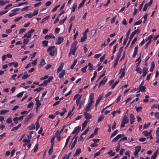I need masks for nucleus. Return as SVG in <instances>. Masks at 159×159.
I'll use <instances>...</instances> for the list:
<instances>
[{"label":"nucleus","mask_w":159,"mask_h":159,"mask_svg":"<svg viewBox=\"0 0 159 159\" xmlns=\"http://www.w3.org/2000/svg\"><path fill=\"white\" fill-rule=\"evenodd\" d=\"M148 70V69L146 67H144L143 68V73L142 76L143 77H145L146 75Z\"/></svg>","instance_id":"16"},{"label":"nucleus","mask_w":159,"mask_h":159,"mask_svg":"<svg viewBox=\"0 0 159 159\" xmlns=\"http://www.w3.org/2000/svg\"><path fill=\"white\" fill-rule=\"evenodd\" d=\"M5 1H4L3 0H0V5L1 6H3L6 4Z\"/></svg>","instance_id":"59"},{"label":"nucleus","mask_w":159,"mask_h":159,"mask_svg":"<svg viewBox=\"0 0 159 159\" xmlns=\"http://www.w3.org/2000/svg\"><path fill=\"white\" fill-rule=\"evenodd\" d=\"M87 38V37L85 35H83V36L81 37V38L80 42H82L84 41Z\"/></svg>","instance_id":"33"},{"label":"nucleus","mask_w":159,"mask_h":159,"mask_svg":"<svg viewBox=\"0 0 159 159\" xmlns=\"http://www.w3.org/2000/svg\"><path fill=\"white\" fill-rule=\"evenodd\" d=\"M35 101H36V106H37V107H39L41 104L39 100V97H37L35 98Z\"/></svg>","instance_id":"18"},{"label":"nucleus","mask_w":159,"mask_h":159,"mask_svg":"<svg viewBox=\"0 0 159 159\" xmlns=\"http://www.w3.org/2000/svg\"><path fill=\"white\" fill-rule=\"evenodd\" d=\"M88 122V121L87 120H85L82 124V130H83L84 129Z\"/></svg>","instance_id":"23"},{"label":"nucleus","mask_w":159,"mask_h":159,"mask_svg":"<svg viewBox=\"0 0 159 159\" xmlns=\"http://www.w3.org/2000/svg\"><path fill=\"white\" fill-rule=\"evenodd\" d=\"M150 125V123L149 122L146 125V123H145L143 125V129H145L148 128Z\"/></svg>","instance_id":"35"},{"label":"nucleus","mask_w":159,"mask_h":159,"mask_svg":"<svg viewBox=\"0 0 159 159\" xmlns=\"http://www.w3.org/2000/svg\"><path fill=\"white\" fill-rule=\"evenodd\" d=\"M146 87L145 86H143L141 87H139L137 88L138 91L137 93H138L140 91H141L142 92H143L145 91V89Z\"/></svg>","instance_id":"11"},{"label":"nucleus","mask_w":159,"mask_h":159,"mask_svg":"<svg viewBox=\"0 0 159 159\" xmlns=\"http://www.w3.org/2000/svg\"><path fill=\"white\" fill-rule=\"evenodd\" d=\"M136 71L138 73L140 74H141L142 73V70L139 67H137L136 69Z\"/></svg>","instance_id":"38"},{"label":"nucleus","mask_w":159,"mask_h":159,"mask_svg":"<svg viewBox=\"0 0 159 159\" xmlns=\"http://www.w3.org/2000/svg\"><path fill=\"white\" fill-rule=\"evenodd\" d=\"M84 115L85 118L86 120H89L91 119L92 117V116L87 112H85L84 113Z\"/></svg>","instance_id":"7"},{"label":"nucleus","mask_w":159,"mask_h":159,"mask_svg":"<svg viewBox=\"0 0 159 159\" xmlns=\"http://www.w3.org/2000/svg\"><path fill=\"white\" fill-rule=\"evenodd\" d=\"M38 143H37L36 145H35V147L34 148V152H35L38 149Z\"/></svg>","instance_id":"51"},{"label":"nucleus","mask_w":159,"mask_h":159,"mask_svg":"<svg viewBox=\"0 0 159 159\" xmlns=\"http://www.w3.org/2000/svg\"><path fill=\"white\" fill-rule=\"evenodd\" d=\"M35 31V30L32 29L29 31L27 33L25 34L22 38H30L31 35V34Z\"/></svg>","instance_id":"4"},{"label":"nucleus","mask_w":159,"mask_h":159,"mask_svg":"<svg viewBox=\"0 0 159 159\" xmlns=\"http://www.w3.org/2000/svg\"><path fill=\"white\" fill-rule=\"evenodd\" d=\"M77 138H75V140L72 143V144L71 145L70 147V149H72L74 147L75 144L76 143L77 141Z\"/></svg>","instance_id":"26"},{"label":"nucleus","mask_w":159,"mask_h":159,"mask_svg":"<svg viewBox=\"0 0 159 159\" xmlns=\"http://www.w3.org/2000/svg\"><path fill=\"white\" fill-rule=\"evenodd\" d=\"M93 104V103L89 102L87 105L86 106L85 108V111L86 112L89 111L91 109V106Z\"/></svg>","instance_id":"6"},{"label":"nucleus","mask_w":159,"mask_h":159,"mask_svg":"<svg viewBox=\"0 0 159 159\" xmlns=\"http://www.w3.org/2000/svg\"><path fill=\"white\" fill-rule=\"evenodd\" d=\"M29 41V40L27 39H24L23 40V43L24 45H26L27 43Z\"/></svg>","instance_id":"55"},{"label":"nucleus","mask_w":159,"mask_h":159,"mask_svg":"<svg viewBox=\"0 0 159 159\" xmlns=\"http://www.w3.org/2000/svg\"><path fill=\"white\" fill-rule=\"evenodd\" d=\"M119 82V81H116L111 86V88L112 89H114L115 88L116 85Z\"/></svg>","instance_id":"46"},{"label":"nucleus","mask_w":159,"mask_h":159,"mask_svg":"<svg viewBox=\"0 0 159 159\" xmlns=\"http://www.w3.org/2000/svg\"><path fill=\"white\" fill-rule=\"evenodd\" d=\"M24 92H20L18 94L16 95V96L18 98H20L23 95L24 93Z\"/></svg>","instance_id":"58"},{"label":"nucleus","mask_w":159,"mask_h":159,"mask_svg":"<svg viewBox=\"0 0 159 159\" xmlns=\"http://www.w3.org/2000/svg\"><path fill=\"white\" fill-rule=\"evenodd\" d=\"M25 31H26L25 29H24V28L21 29L20 30L19 33L20 34H22V33H23V32H25Z\"/></svg>","instance_id":"64"},{"label":"nucleus","mask_w":159,"mask_h":159,"mask_svg":"<svg viewBox=\"0 0 159 159\" xmlns=\"http://www.w3.org/2000/svg\"><path fill=\"white\" fill-rule=\"evenodd\" d=\"M94 97V93H91L89 97V102L93 103V100Z\"/></svg>","instance_id":"15"},{"label":"nucleus","mask_w":159,"mask_h":159,"mask_svg":"<svg viewBox=\"0 0 159 159\" xmlns=\"http://www.w3.org/2000/svg\"><path fill=\"white\" fill-rule=\"evenodd\" d=\"M49 17H50V16H47L45 17H44V18H43V19H42V21L41 22V23H43L45 21L48 20L49 19Z\"/></svg>","instance_id":"34"},{"label":"nucleus","mask_w":159,"mask_h":159,"mask_svg":"<svg viewBox=\"0 0 159 159\" xmlns=\"http://www.w3.org/2000/svg\"><path fill=\"white\" fill-rule=\"evenodd\" d=\"M87 66H86L81 69V71L83 73H85L86 72V69H87Z\"/></svg>","instance_id":"43"},{"label":"nucleus","mask_w":159,"mask_h":159,"mask_svg":"<svg viewBox=\"0 0 159 159\" xmlns=\"http://www.w3.org/2000/svg\"><path fill=\"white\" fill-rule=\"evenodd\" d=\"M81 127L79 126L76 127L75 130L72 132V134H78L80 131Z\"/></svg>","instance_id":"14"},{"label":"nucleus","mask_w":159,"mask_h":159,"mask_svg":"<svg viewBox=\"0 0 159 159\" xmlns=\"http://www.w3.org/2000/svg\"><path fill=\"white\" fill-rule=\"evenodd\" d=\"M88 66L89 67V70H90L93 69L94 67L93 66V65L90 62L88 63Z\"/></svg>","instance_id":"30"},{"label":"nucleus","mask_w":159,"mask_h":159,"mask_svg":"<svg viewBox=\"0 0 159 159\" xmlns=\"http://www.w3.org/2000/svg\"><path fill=\"white\" fill-rule=\"evenodd\" d=\"M142 22V20L141 19L139 20L138 21H136L134 24L135 25H139L141 24Z\"/></svg>","instance_id":"45"},{"label":"nucleus","mask_w":159,"mask_h":159,"mask_svg":"<svg viewBox=\"0 0 159 159\" xmlns=\"http://www.w3.org/2000/svg\"><path fill=\"white\" fill-rule=\"evenodd\" d=\"M64 38L62 36L59 37L58 38L56 43L57 44H59L63 40Z\"/></svg>","instance_id":"12"},{"label":"nucleus","mask_w":159,"mask_h":159,"mask_svg":"<svg viewBox=\"0 0 159 159\" xmlns=\"http://www.w3.org/2000/svg\"><path fill=\"white\" fill-rule=\"evenodd\" d=\"M47 51L49 52L50 55L53 56L55 53L57 52V48L54 46H51L48 48Z\"/></svg>","instance_id":"2"},{"label":"nucleus","mask_w":159,"mask_h":159,"mask_svg":"<svg viewBox=\"0 0 159 159\" xmlns=\"http://www.w3.org/2000/svg\"><path fill=\"white\" fill-rule=\"evenodd\" d=\"M154 116L157 119H159V112H156L154 113Z\"/></svg>","instance_id":"54"},{"label":"nucleus","mask_w":159,"mask_h":159,"mask_svg":"<svg viewBox=\"0 0 159 159\" xmlns=\"http://www.w3.org/2000/svg\"><path fill=\"white\" fill-rule=\"evenodd\" d=\"M142 134H144L145 136H148L151 135V133L148 132L147 131H144Z\"/></svg>","instance_id":"29"},{"label":"nucleus","mask_w":159,"mask_h":159,"mask_svg":"<svg viewBox=\"0 0 159 159\" xmlns=\"http://www.w3.org/2000/svg\"><path fill=\"white\" fill-rule=\"evenodd\" d=\"M155 67V63L154 62H152L151 65V67L150 69V70L151 72H152Z\"/></svg>","instance_id":"27"},{"label":"nucleus","mask_w":159,"mask_h":159,"mask_svg":"<svg viewBox=\"0 0 159 159\" xmlns=\"http://www.w3.org/2000/svg\"><path fill=\"white\" fill-rule=\"evenodd\" d=\"M81 97V96H80V97H79V98L76 100V103L77 105L79 104Z\"/></svg>","instance_id":"36"},{"label":"nucleus","mask_w":159,"mask_h":159,"mask_svg":"<svg viewBox=\"0 0 159 159\" xmlns=\"http://www.w3.org/2000/svg\"><path fill=\"white\" fill-rule=\"evenodd\" d=\"M137 39V37H135L134 38V39H133V41H132V42L131 43V46H132L134 44V43H135V42L136 41Z\"/></svg>","instance_id":"52"},{"label":"nucleus","mask_w":159,"mask_h":159,"mask_svg":"<svg viewBox=\"0 0 159 159\" xmlns=\"http://www.w3.org/2000/svg\"><path fill=\"white\" fill-rule=\"evenodd\" d=\"M148 16V14L147 13H146L143 16V18L144 19V20L143 21V23H144L146 20V19L147 18Z\"/></svg>","instance_id":"57"},{"label":"nucleus","mask_w":159,"mask_h":159,"mask_svg":"<svg viewBox=\"0 0 159 159\" xmlns=\"http://www.w3.org/2000/svg\"><path fill=\"white\" fill-rule=\"evenodd\" d=\"M65 74V70H62L61 71L60 73L58 75V77L60 78H61L64 76Z\"/></svg>","instance_id":"19"},{"label":"nucleus","mask_w":159,"mask_h":159,"mask_svg":"<svg viewBox=\"0 0 159 159\" xmlns=\"http://www.w3.org/2000/svg\"><path fill=\"white\" fill-rule=\"evenodd\" d=\"M128 122V118L126 115H125L122 119L120 127L122 128L124 127L125 126V125L127 124Z\"/></svg>","instance_id":"3"},{"label":"nucleus","mask_w":159,"mask_h":159,"mask_svg":"<svg viewBox=\"0 0 159 159\" xmlns=\"http://www.w3.org/2000/svg\"><path fill=\"white\" fill-rule=\"evenodd\" d=\"M64 65V63H61V64L59 66L58 68L57 71V74H58L61 70L63 68V66Z\"/></svg>","instance_id":"8"},{"label":"nucleus","mask_w":159,"mask_h":159,"mask_svg":"<svg viewBox=\"0 0 159 159\" xmlns=\"http://www.w3.org/2000/svg\"><path fill=\"white\" fill-rule=\"evenodd\" d=\"M102 96H99L97 98V99L96 100V102L95 105V110H96L97 108V106L98 104L100 101L101 100L102 98Z\"/></svg>","instance_id":"10"},{"label":"nucleus","mask_w":159,"mask_h":159,"mask_svg":"<svg viewBox=\"0 0 159 159\" xmlns=\"http://www.w3.org/2000/svg\"><path fill=\"white\" fill-rule=\"evenodd\" d=\"M9 112V110H2L0 111V115H2L5 114V113Z\"/></svg>","instance_id":"41"},{"label":"nucleus","mask_w":159,"mask_h":159,"mask_svg":"<svg viewBox=\"0 0 159 159\" xmlns=\"http://www.w3.org/2000/svg\"><path fill=\"white\" fill-rule=\"evenodd\" d=\"M81 152V150L80 148L77 149L76 152L74 154V156H75L76 155L79 154Z\"/></svg>","instance_id":"32"},{"label":"nucleus","mask_w":159,"mask_h":159,"mask_svg":"<svg viewBox=\"0 0 159 159\" xmlns=\"http://www.w3.org/2000/svg\"><path fill=\"white\" fill-rule=\"evenodd\" d=\"M107 79L104 77L103 79L101 80L100 82V85H104L107 82Z\"/></svg>","instance_id":"22"},{"label":"nucleus","mask_w":159,"mask_h":159,"mask_svg":"<svg viewBox=\"0 0 159 159\" xmlns=\"http://www.w3.org/2000/svg\"><path fill=\"white\" fill-rule=\"evenodd\" d=\"M30 140L29 139H24L23 140V142L25 143V144H24V146H25L27 143H30Z\"/></svg>","instance_id":"28"},{"label":"nucleus","mask_w":159,"mask_h":159,"mask_svg":"<svg viewBox=\"0 0 159 159\" xmlns=\"http://www.w3.org/2000/svg\"><path fill=\"white\" fill-rule=\"evenodd\" d=\"M158 153V150H157L153 154L152 156H151V159H156L157 154Z\"/></svg>","instance_id":"21"},{"label":"nucleus","mask_w":159,"mask_h":159,"mask_svg":"<svg viewBox=\"0 0 159 159\" xmlns=\"http://www.w3.org/2000/svg\"><path fill=\"white\" fill-rule=\"evenodd\" d=\"M148 6V4L147 3L145 4L144 5V7L143 8V11H146L147 10Z\"/></svg>","instance_id":"61"},{"label":"nucleus","mask_w":159,"mask_h":159,"mask_svg":"<svg viewBox=\"0 0 159 159\" xmlns=\"http://www.w3.org/2000/svg\"><path fill=\"white\" fill-rule=\"evenodd\" d=\"M134 117L133 114H131L129 116V121L131 124H132L134 122Z\"/></svg>","instance_id":"13"},{"label":"nucleus","mask_w":159,"mask_h":159,"mask_svg":"<svg viewBox=\"0 0 159 159\" xmlns=\"http://www.w3.org/2000/svg\"><path fill=\"white\" fill-rule=\"evenodd\" d=\"M43 88L41 87H39L35 89L34 90V91H37L38 92H40L41 89H43Z\"/></svg>","instance_id":"62"},{"label":"nucleus","mask_w":159,"mask_h":159,"mask_svg":"<svg viewBox=\"0 0 159 159\" xmlns=\"http://www.w3.org/2000/svg\"><path fill=\"white\" fill-rule=\"evenodd\" d=\"M13 65L15 67H16L18 66V64L17 62H12L8 64V65L10 66Z\"/></svg>","instance_id":"25"},{"label":"nucleus","mask_w":159,"mask_h":159,"mask_svg":"<svg viewBox=\"0 0 159 159\" xmlns=\"http://www.w3.org/2000/svg\"><path fill=\"white\" fill-rule=\"evenodd\" d=\"M120 73H121V74L120 76V78H122L124 76L125 74V71L120 70Z\"/></svg>","instance_id":"31"},{"label":"nucleus","mask_w":159,"mask_h":159,"mask_svg":"<svg viewBox=\"0 0 159 159\" xmlns=\"http://www.w3.org/2000/svg\"><path fill=\"white\" fill-rule=\"evenodd\" d=\"M48 83V82L46 80H45L43 81V83L42 84L39 85V86H45L47 85V84Z\"/></svg>","instance_id":"48"},{"label":"nucleus","mask_w":159,"mask_h":159,"mask_svg":"<svg viewBox=\"0 0 159 159\" xmlns=\"http://www.w3.org/2000/svg\"><path fill=\"white\" fill-rule=\"evenodd\" d=\"M44 38L45 39H48L50 38L54 39L55 37L52 34H50L49 35L45 36Z\"/></svg>","instance_id":"17"},{"label":"nucleus","mask_w":159,"mask_h":159,"mask_svg":"<svg viewBox=\"0 0 159 159\" xmlns=\"http://www.w3.org/2000/svg\"><path fill=\"white\" fill-rule=\"evenodd\" d=\"M118 131L117 130H116L114 131V132L111 134V138L112 137L115 135H116Z\"/></svg>","instance_id":"49"},{"label":"nucleus","mask_w":159,"mask_h":159,"mask_svg":"<svg viewBox=\"0 0 159 159\" xmlns=\"http://www.w3.org/2000/svg\"><path fill=\"white\" fill-rule=\"evenodd\" d=\"M140 32V30H135L130 35V38H131L132 37H133L135 34L137 33V34H139Z\"/></svg>","instance_id":"20"},{"label":"nucleus","mask_w":159,"mask_h":159,"mask_svg":"<svg viewBox=\"0 0 159 159\" xmlns=\"http://www.w3.org/2000/svg\"><path fill=\"white\" fill-rule=\"evenodd\" d=\"M123 134H119L115 137L112 140V142H115L117 141L119 139L124 136Z\"/></svg>","instance_id":"9"},{"label":"nucleus","mask_w":159,"mask_h":159,"mask_svg":"<svg viewBox=\"0 0 159 159\" xmlns=\"http://www.w3.org/2000/svg\"><path fill=\"white\" fill-rule=\"evenodd\" d=\"M33 133V132L32 131H30L29 133V134L27 135V136L28 138L29 139H31L32 137L31 135Z\"/></svg>","instance_id":"39"},{"label":"nucleus","mask_w":159,"mask_h":159,"mask_svg":"<svg viewBox=\"0 0 159 159\" xmlns=\"http://www.w3.org/2000/svg\"><path fill=\"white\" fill-rule=\"evenodd\" d=\"M141 148V147L140 146H138L135 148V150L139 152L140 151Z\"/></svg>","instance_id":"47"},{"label":"nucleus","mask_w":159,"mask_h":159,"mask_svg":"<svg viewBox=\"0 0 159 159\" xmlns=\"http://www.w3.org/2000/svg\"><path fill=\"white\" fill-rule=\"evenodd\" d=\"M22 18V16H20L19 17H18L14 20V21L15 22H17L19 21Z\"/></svg>","instance_id":"56"},{"label":"nucleus","mask_w":159,"mask_h":159,"mask_svg":"<svg viewBox=\"0 0 159 159\" xmlns=\"http://www.w3.org/2000/svg\"><path fill=\"white\" fill-rule=\"evenodd\" d=\"M28 128L30 130H33L34 129L35 126L34 125H31L28 126Z\"/></svg>","instance_id":"50"},{"label":"nucleus","mask_w":159,"mask_h":159,"mask_svg":"<svg viewBox=\"0 0 159 159\" xmlns=\"http://www.w3.org/2000/svg\"><path fill=\"white\" fill-rule=\"evenodd\" d=\"M70 138V136H69L67 138V139H66V143H65V144L64 147V148H65L66 146L67 145V144L68 143V142H69V140Z\"/></svg>","instance_id":"42"},{"label":"nucleus","mask_w":159,"mask_h":159,"mask_svg":"<svg viewBox=\"0 0 159 159\" xmlns=\"http://www.w3.org/2000/svg\"><path fill=\"white\" fill-rule=\"evenodd\" d=\"M7 123H8V124H10V123H11L12 121L11 120V118H8L7 120Z\"/></svg>","instance_id":"63"},{"label":"nucleus","mask_w":159,"mask_h":159,"mask_svg":"<svg viewBox=\"0 0 159 159\" xmlns=\"http://www.w3.org/2000/svg\"><path fill=\"white\" fill-rule=\"evenodd\" d=\"M77 43V42L75 41H74L71 44L69 54V56L71 54L73 55H75V51L77 49L76 45Z\"/></svg>","instance_id":"1"},{"label":"nucleus","mask_w":159,"mask_h":159,"mask_svg":"<svg viewBox=\"0 0 159 159\" xmlns=\"http://www.w3.org/2000/svg\"><path fill=\"white\" fill-rule=\"evenodd\" d=\"M119 60V58H116V60L115 61V62L114 63L113 66L114 67H116V65L118 63V61Z\"/></svg>","instance_id":"40"},{"label":"nucleus","mask_w":159,"mask_h":159,"mask_svg":"<svg viewBox=\"0 0 159 159\" xmlns=\"http://www.w3.org/2000/svg\"><path fill=\"white\" fill-rule=\"evenodd\" d=\"M20 9V8H16L12 10L11 11V12L9 13V16L10 17H11L17 14L18 13L17 12V11H18Z\"/></svg>","instance_id":"5"},{"label":"nucleus","mask_w":159,"mask_h":159,"mask_svg":"<svg viewBox=\"0 0 159 159\" xmlns=\"http://www.w3.org/2000/svg\"><path fill=\"white\" fill-rule=\"evenodd\" d=\"M142 107H136V111L137 112H139V111H140L142 110Z\"/></svg>","instance_id":"60"},{"label":"nucleus","mask_w":159,"mask_h":159,"mask_svg":"<svg viewBox=\"0 0 159 159\" xmlns=\"http://www.w3.org/2000/svg\"><path fill=\"white\" fill-rule=\"evenodd\" d=\"M104 116L103 115H101V116L99 117L98 118V121L99 122L100 121H101L102 120L103 118H104Z\"/></svg>","instance_id":"44"},{"label":"nucleus","mask_w":159,"mask_h":159,"mask_svg":"<svg viewBox=\"0 0 159 159\" xmlns=\"http://www.w3.org/2000/svg\"><path fill=\"white\" fill-rule=\"evenodd\" d=\"M45 64V61L44 59H41L40 62L39 64V66L40 67L43 66Z\"/></svg>","instance_id":"24"},{"label":"nucleus","mask_w":159,"mask_h":159,"mask_svg":"<svg viewBox=\"0 0 159 159\" xmlns=\"http://www.w3.org/2000/svg\"><path fill=\"white\" fill-rule=\"evenodd\" d=\"M48 41L47 40H44L42 42V44L44 46L47 47L48 46Z\"/></svg>","instance_id":"37"},{"label":"nucleus","mask_w":159,"mask_h":159,"mask_svg":"<svg viewBox=\"0 0 159 159\" xmlns=\"http://www.w3.org/2000/svg\"><path fill=\"white\" fill-rule=\"evenodd\" d=\"M86 0H83L82 2L80 4L79 6L78 7L79 8H80V7H82L84 3L85 2Z\"/></svg>","instance_id":"53"}]
</instances>
